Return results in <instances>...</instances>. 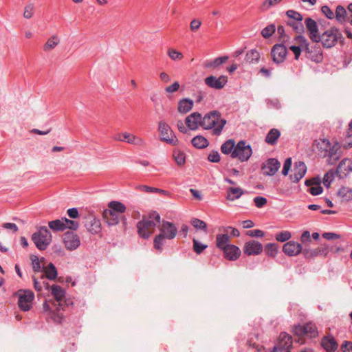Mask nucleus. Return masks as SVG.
Instances as JSON below:
<instances>
[{
  "label": "nucleus",
  "instance_id": "nucleus-26",
  "mask_svg": "<svg viewBox=\"0 0 352 352\" xmlns=\"http://www.w3.org/2000/svg\"><path fill=\"white\" fill-rule=\"evenodd\" d=\"M223 251L224 253V256L228 260L234 261L237 259L241 255L240 249L234 245H229Z\"/></svg>",
  "mask_w": 352,
  "mask_h": 352
},
{
  "label": "nucleus",
  "instance_id": "nucleus-63",
  "mask_svg": "<svg viewBox=\"0 0 352 352\" xmlns=\"http://www.w3.org/2000/svg\"><path fill=\"white\" fill-rule=\"evenodd\" d=\"M201 25V21L198 19H193L190 24V28L192 32L197 31Z\"/></svg>",
  "mask_w": 352,
  "mask_h": 352
},
{
  "label": "nucleus",
  "instance_id": "nucleus-8",
  "mask_svg": "<svg viewBox=\"0 0 352 352\" xmlns=\"http://www.w3.org/2000/svg\"><path fill=\"white\" fill-rule=\"evenodd\" d=\"M294 333L298 336H306L309 338H316L318 332L315 324L308 322L305 325H298L294 328Z\"/></svg>",
  "mask_w": 352,
  "mask_h": 352
},
{
  "label": "nucleus",
  "instance_id": "nucleus-22",
  "mask_svg": "<svg viewBox=\"0 0 352 352\" xmlns=\"http://www.w3.org/2000/svg\"><path fill=\"white\" fill-rule=\"evenodd\" d=\"M103 217L109 226H115L122 219V215L114 211H111V209L109 208L104 211Z\"/></svg>",
  "mask_w": 352,
  "mask_h": 352
},
{
  "label": "nucleus",
  "instance_id": "nucleus-59",
  "mask_svg": "<svg viewBox=\"0 0 352 352\" xmlns=\"http://www.w3.org/2000/svg\"><path fill=\"white\" fill-rule=\"evenodd\" d=\"M287 15L288 17L296 20V21H301L302 20V15L294 10H288L287 12Z\"/></svg>",
  "mask_w": 352,
  "mask_h": 352
},
{
  "label": "nucleus",
  "instance_id": "nucleus-21",
  "mask_svg": "<svg viewBox=\"0 0 352 352\" xmlns=\"http://www.w3.org/2000/svg\"><path fill=\"white\" fill-rule=\"evenodd\" d=\"M283 251L288 256H296L302 252V246L294 241H289L284 244Z\"/></svg>",
  "mask_w": 352,
  "mask_h": 352
},
{
  "label": "nucleus",
  "instance_id": "nucleus-2",
  "mask_svg": "<svg viewBox=\"0 0 352 352\" xmlns=\"http://www.w3.org/2000/svg\"><path fill=\"white\" fill-rule=\"evenodd\" d=\"M160 215L155 211L149 213L137 223L138 232L143 239H148L155 230L156 225L160 222Z\"/></svg>",
  "mask_w": 352,
  "mask_h": 352
},
{
  "label": "nucleus",
  "instance_id": "nucleus-15",
  "mask_svg": "<svg viewBox=\"0 0 352 352\" xmlns=\"http://www.w3.org/2000/svg\"><path fill=\"white\" fill-rule=\"evenodd\" d=\"M204 82L209 87L221 89L226 85L228 78L226 76H220L218 78L214 76H210L205 78Z\"/></svg>",
  "mask_w": 352,
  "mask_h": 352
},
{
  "label": "nucleus",
  "instance_id": "nucleus-57",
  "mask_svg": "<svg viewBox=\"0 0 352 352\" xmlns=\"http://www.w3.org/2000/svg\"><path fill=\"white\" fill-rule=\"evenodd\" d=\"M266 253L269 256L274 257L277 253V248L275 244L269 243L265 248Z\"/></svg>",
  "mask_w": 352,
  "mask_h": 352
},
{
  "label": "nucleus",
  "instance_id": "nucleus-27",
  "mask_svg": "<svg viewBox=\"0 0 352 352\" xmlns=\"http://www.w3.org/2000/svg\"><path fill=\"white\" fill-rule=\"evenodd\" d=\"M228 60V56H223L214 58V60H207L204 63V66L208 69H217L220 65L225 63Z\"/></svg>",
  "mask_w": 352,
  "mask_h": 352
},
{
  "label": "nucleus",
  "instance_id": "nucleus-16",
  "mask_svg": "<svg viewBox=\"0 0 352 352\" xmlns=\"http://www.w3.org/2000/svg\"><path fill=\"white\" fill-rule=\"evenodd\" d=\"M342 152L340 144L338 142H334L333 144L331 143L327 155V157H329V164H335L340 158Z\"/></svg>",
  "mask_w": 352,
  "mask_h": 352
},
{
  "label": "nucleus",
  "instance_id": "nucleus-56",
  "mask_svg": "<svg viewBox=\"0 0 352 352\" xmlns=\"http://www.w3.org/2000/svg\"><path fill=\"white\" fill-rule=\"evenodd\" d=\"M334 178V173L332 170L328 171L324 176L323 184L325 186L329 187Z\"/></svg>",
  "mask_w": 352,
  "mask_h": 352
},
{
  "label": "nucleus",
  "instance_id": "nucleus-33",
  "mask_svg": "<svg viewBox=\"0 0 352 352\" xmlns=\"http://www.w3.org/2000/svg\"><path fill=\"white\" fill-rule=\"evenodd\" d=\"M192 107L193 101L192 100L185 98L179 102L177 110L179 113H186L192 109Z\"/></svg>",
  "mask_w": 352,
  "mask_h": 352
},
{
  "label": "nucleus",
  "instance_id": "nucleus-58",
  "mask_svg": "<svg viewBox=\"0 0 352 352\" xmlns=\"http://www.w3.org/2000/svg\"><path fill=\"white\" fill-rule=\"evenodd\" d=\"M267 199L263 197L258 196L254 199V203L255 206L258 208L263 207L267 204Z\"/></svg>",
  "mask_w": 352,
  "mask_h": 352
},
{
  "label": "nucleus",
  "instance_id": "nucleus-41",
  "mask_svg": "<svg viewBox=\"0 0 352 352\" xmlns=\"http://www.w3.org/2000/svg\"><path fill=\"white\" fill-rule=\"evenodd\" d=\"M48 225L50 228L54 231H63L66 228L64 219L50 221Z\"/></svg>",
  "mask_w": 352,
  "mask_h": 352
},
{
  "label": "nucleus",
  "instance_id": "nucleus-38",
  "mask_svg": "<svg viewBox=\"0 0 352 352\" xmlns=\"http://www.w3.org/2000/svg\"><path fill=\"white\" fill-rule=\"evenodd\" d=\"M280 135V131L276 129H271L265 138V142L270 145H274L276 143L277 140Z\"/></svg>",
  "mask_w": 352,
  "mask_h": 352
},
{
  "label": "nucleus",
  "instance_id": "nucleus-13",
  "mask_svg": "<svg viewBox=\"0 0 352 352\" xmlns=\"http://www.w3.org/2000/svg\"><path fill=\"white\" fill-rule=\"evenodd\" d=\"M280 164L275 158H270L265 161L262 165V170L264 175L272 176L280 168Z\"/></svg>",
  "mask_w": 352,
  "mask_h": 352
},
{
  "label": "nucleus",
  "instance_id": "nucleus-4",
  "mask_svg": "<svg viewBox=\"0 0 352 352\" xmlns=\"http://www.w3.org/2000/svg\"><path fill=\"white\" fill-rule=\"evenodd\" d=\"M341 38H342V35L340 30L336 28H331L320 36V41L322 42L324 47L330 48L333 47Z\"/></svg>",
  "mask_w": 352,
  "mask_h": 352
},
{
  "label": "nucleus",
  "instance_id": "nucleus-17",
  "mask_svg": "<svg viewBox=\"0 0 352 352\" xmlns=\"http://www.w3.org/2000/svg\"><path fill=\"white\" fill-rule=\"evenodd\" d=\"M204 118L198 112H194L186 117L185 122L188 128L190 130H196L199 126H202Z\"/></svg>",
  "mask_w": 352,
  "mask_h": 352
},
{
  "label": "nucleus",
  "instance_id": "nucleus-35",
  "mask_svg": "<svg viewBox=\"0 0 352 352\" xmlns=\"http://www.w3.org/2000/svg\"><path fill=\"white\" fill-rule=\"evenodd\" d=\"M334 17L341 24L344 23L348 21L347 12L346 9L342 6H338L334 14Z\"/></svg>",
  "mask_w": 352,
  "mask_h": 352
},
{
  "label": "nucleus",
  "instance_id": "nucleus-18",
  "mask_svg": "<svg viewBox=\"0 0 352 352\" xmlns=\"http://www.w3.org/2000/svg\"><path fill=\"white\" fill-rule=\"evenodd\" d=\"M307 171V166L302 162H297L294 164L293 173L290 179L293 182H298L305 175Z\"/></svg>",
  "mask_w": 352,
  "mask_h": 352
},
{
  "label": "nucleus",
  "instance_id": "nucleus-20",
  "mask_svg": "<svg viewBox=\"0 0 352 352\" xmlns=\"http://www.w3.org/2000/svg\"><path fill=\"white\" fill-rule=\"evenodd\" d=\"M307 29L309 32L310 39L316 43L320 41V36L318 34V29L316 22L311 18H307L305 20Z\"/></svg>",
  "mask_w": 352,
  "mask_h": 352
},
{
  "label": "nucleus",
  "instance_id": "nucleus-40",
  "mask_svg": "<svg viewBox=\"0 0 352 352\" xmlns=\"http://www.w3.org/2000/svg\"><path fill=\"white\" fill-rule=\"evenodd\" d=\"M60 43V38L58 36L54 35L48 38L45 44L43 45V50L45 52H50L52 50Z\"/></svg>",
  "mask_w": 352,
  "mask_h": 352
},
{
  "label": "nucleus",
  "instance_id": "nucleus-46",
  "mask_svg": "<svg viewBox=\"0 0 352 352\" xmlns=\"http://www.w3.org/2000/svg\"><path fill=\"white\" fill-rule=\"evenodd\" d=\"M173 155L177 165L183 166L185 164L186 156L184 152L179 149H175Z\"/></svg>",
  "mask_w": 352,
  "mask_h": 352
},
{
  "label": "nucleus",
  "instance_id": "nucleus-64",
  "mask_svg": "<svg viewBox=\"0 0 352 352\" xmlns=\"http://www.w3.org/2000/svg\"><path fill=\"white\" fill-rule=\"evenodd\" d=\"M343 352H352V342H344L342 345Z\"/></svg>",
  "mask_w": 352,
  "mask_h": 352
},
{
  "label": "nucleus",
  "instance_id": "nucleus-36",
  "mask_svg": "<svg viewBox=\"0 0 352 352\" xmlns=\"http://www.w3.org/2000/svg\"><path fill=\"white\" fill-rule=\"evenodd\" d=\"M243 194L241 188L230 187L227 190V199L234 201L239 199Z\"/></svg>",
  "mask_w": 352,
  "mask_h": 352
},
{
  "label": "nucleus",
  "instance_id": "nucleus-52",
  "mask_svg": "<svg viewBox=\"0 0 352 352\" xmlns=\"http://www.w3.org/2000/svg\"><path fill=\"white\" fill-rule=\"evenodd\" d=\"M192 242H193V250L197 254H201L208 247L207 245L200 243L196 239H193Z\"/></svg>",
  "mask_w": 352,
  "mask_h": 352
},
{
  "label": "nucleus",
  "instance_id": "nucleus-5",
  "mask_svg": "<svg viewBox=\"0 0 352 352\" xmlns=\"http://www.w3.org/2000/svg\"><path fill=\"white\" fill-rule=\"evenodd\" d=\"M252 154L250 145H247L245 141H239L231 153L232 158H237L241 162L249 160Z\"/></svg>",
  "mask_w": 352,
  "mask_h": 352
},
{
  "label": "nucleus",
  "instance_id": "nucleus-12",
  "mask_svg": "<svg viewBox=\"0 0 352 352\" xmlns=\"http://www.w3.org/2000/svg\"><path fill=\"white\" fill-rule=\"evenodd\" d=\"M63 240L65 248L69 250H76L80 245L78 236L73 232H67L63 234Z\"/></svg>",
  "mask_w": 352,
  "mask_h": 352
},
{
  "label": "nucleus",
  "instance_id": "nucleus-31",
  "mask_svg": "<svg viewBox=\"0 0 352 352\" xmlns=\"http://www.w3.org/2000/svg\"><path fill=\"white\" fill-rule=\"evenodd\" d=\"M321 344L328 352L333 351L338 348V344L333 337H324L322 340Z\"/></svg>",
  "mask_w": 352,
  "mask_h": 352
},
{
  "label": "nucleus",
  "instance_id": "nucleus-60",
  "mask_svg": "<svg viewBox=\"0 0 352 352\" xmlns=\"http://www.w3.org/2000/svg\"><path fill=\"white\" fill-rule=\"evenodd\" d=\"M292 166V159L287 158L284 162L283 168L282 170V174L285 176L287 175L289 170Z\"/></svg>",
  "mask_w": 352,
  "mask_h": 352
},
{
  "label": "nucleus",
  "instance_id": "nucleus-14",
  "mask_svg": "<svg viewBox=\"0 0 352 352\" xmlns=\"http://www.w3.org/2000/svg\"><path fill=\"white\" fill-rule=\"evenodd\" d=\"M287 48L283 44L275 45L271 51L272 60L276 63H283L287 55Z\"/></svg>",
  "mask_w": 352,
  "mask_h": 352
},
{
  "label": "nucleus",
  "instance_id": "nucleus-47",
  "mask_svg": "<svg viewBox=\"0 0 352 352\" xmlns=\"http://www.w3.org/2000/svg\"><path fill=\"white\" fill-rule=\"evenodd\" d=\"M139 189L140 190L146 192H158V193H160V194H162L164 195H169V192L166 190L154 188V187H151L148 186H144V185L140 186Z\"/></svg>",
  "mask_w": 352,
  "mask_h": 352
},
{
  "label": "nucleus",
  "instance_id": "nucleus-49",
  "mask_svg": "<svg viewBox=\"0 0 352 352\" xmlns=\"http://www.w3.org/2000/svg\"><path fill=\"white\" fill-rule=\"evenodd\" d=\"M35 6L32 3H28L24 8L23 16L25 19H30L33 16L35 12Z\"/></svg>",
  "mask_w": 352,
  "mask_h": 352
},
{
  "label": "nucleus",
  "instance_id": "nucleus-1",
  "mask_svg": "<svg viewBox=\"0 0 352 352\" xmlns=\"http://www.w3.org/2000/svg\"><path fill=\"white\" fill-rule=\"evenodd\" d=\"M226 124V120L218 111H212L204 116L202 127L206 130L212 129V135H219Z\"/></svg>",
  "mask_w": 352,
  "mask_h": 352
},
{
  "label": "nucleus",
  "instance_id": "nucleus-44",
  "mask_svg": "<svg viewBox=\"0 0 352 352\" xmlns=\"http://www.w3.org/2000/svg\"><path fill=\"white\" fill-rule=\"evenodd\" d=\"M166 240H168L167 238L161 234L156 235L153 240L154 248L157 251L162 252L163 250V246L165 245Z\"/></svg>",
  "mask_w": 352,
  "mask_h": 352
},
{
  "label": "nucleus",
  "instance_id": "nucleus-34",
  "mask_svg": "<svg viewBox=\"0 0 352 352\" xmlns=\"http://www.w3.org/2000/svg\"><path fill=\"white\" fill-rule=\"evenodd\" d=\"M305 184L309 186H311L309 191L313 195H318L322 192V188L319 185L316 179L306 180Z\"/></svg>",
  "mask_w": 352,
  "mask_h": 352
},
{
  "label": "nucleus",
  "instance_id": "nucleus-61",
  "mask_svg": "<svg viewBox=\"0 0 352 352\" xmlns=\"http://www.w3.org/2000/svg\"><path fill=\"white\" fill-rule=\"evenodd\" d=\"M179 87H180L179 83L178 82L175 81L172 85L167 86L165 88V91L167 93H174V92L178 91Z\"/></svg>",
  "mask_w": 352,
  "mask_h": 352
},
{
  "label": "nucleus",
  "instance_id": "nucleus-42",
  "mask_svg": "<svg viewBox=\"0 0 352 352\" xmlns=\"http://www.w3.org/2000/svg\"><path fill=\"white\" fill-rule=\"evenodd\" d=\"M259 59L260 54L256 50H251L246 53L245 61L248 63H257Z\"/></svg>",
  "mask_w": 352,
  "mask_h": 352
},
{
  "label": "nucleus",
  "instance_id": "nucleus-43",
  "mask_svg": "<svg viewBox=\"0 0 352 352\" xmlns=\"http://www.w3.org/2000/svg\"><path fill=\"white\" fill-rule=\"evenodd\" d=\"M192 145L197 148H204L208 146V141L201 135H197L192 139Z\"/></svg>",
  "mask_w": 352,
  "mask_h": 352
},
{
  "label": "nucleus",
  "instance_id": "nucleus-24",
  "mask_svg": "<svg viewBox=\"0 0 352 352\" xmlns=\"http://www.w3.org/2000/svg\"><path fill=\"white\" fill-rule=\"evenodd\" d=\"M331 144V142L328 139L322 138L316 140L314 146L318 153L325 157H327V151Z\"/></svg>",
  "mask_w": 352,
  "mask_h": 352
},
{
  "label": "nucleus",
  "instance_id": "nucleus-37",
  "mask_svg": "<svg viewBox=\"0 0 352 352\" xmlns=\"http://www.w3.org/2000/svg\"><path fill=\"white\" fill-rule=\"evenodd\" d=\"M217 246L218 248L223 250L226 248L230 245V236L227 234H218L216 239Z\"/></svg>",
  "mask_w": 352,
  "mask_h": 352
},
{
  "label": "nucleus",
  "instance_id": "nucleus-54",
  "mask_svg": "<svg viewBox=\"0 0 352 352\" xmlns=\"http://www.w3.org/2000/svg\"><path fill=\"white\" fill-rule=\"evenodd\" d=\"M191 224L195 228L203 230H205V231H206V228H207V224L204 221L200 220V219H197V218H193L191 220Z\"/></svg>",
  "mask_w": 352,
  "mask_h": 352
},
{
  "label": "nucleus",
  "instance_id": "nucleus-11",
  "mask_svg": "<svg viewBox=\"0 0 352 352\" xmlns=\"http://www.w3.org/2000/svg\"><path fill=\"white\" fill-rule=\"evenodd\" d=\"M115 140L121 142H126L129 144H133L135 146H144L145 142L142 138L136 136L133 134H131L128 132H124L118 133L115 137Z\"/></svg>",
  "mask_w": 352,
  "mask_h": 352
},
{
  "label": "nucleus",
  "instance_id": "nucleus-10",
  "mask_svg": "<svg viewBox=\"0 0 352 352\" xmlns=\"http://www.w3.org/2000/svg\"><path fill=\"white\" fill-rule=\"evenodd\" d=\"M159 230L160 234L166 237L168 240L173 239L177 233V229L175 224L166 221H163L160 225Z\"/></svg>",
  "mask_w": 352,
  "mask_h": 352
},
{
  "label": "nucleus",
  "instance_id": "nucleus-6",
  "mask_svg": "<svg viewBox=\"0 0 352 352\" xmlns=\"http://www.w3.org/2000/svg\"><path fill=\"white\" fill-rule=\"evenodd\" d=\"M158 131L160 134V139L171 145H177L179 142L170 126L164 121H160L158 123Z\"/></svg>",
  "mask_w": 352,
  "mask_h": 352
},
{
  "label": "nucleus",
  "instance_id": "nucleus-53",
  "mask_svg": "<svg viewBox=\"0 0 352 352\" xmlns=\"http://www.w3.org/2000/svg\"><path fill=\"white\" fill-rule=\"evenodd\" d=\"M32 263L34 271L40 272L41 270H43L44 264L41 265V263H44V258H42L41 261H39L38 257L34 256V258H32Z\"/></svg>",
  "mask_w": 352,
  "mask_h": 352
},
{
  "label": "nucleus",
  "instance_id": "nucleus-39",
  "mask_svg": "<svg viewBox=\"0 0 352 352\" xmlns=\"http://www.w3.org/2000/svg\"><path fill=\"white\" fill-rule=\"evenodd\" d=\"M108 207L111 209V211H114L121 215L125 212L126 209V206L122 203L117 201H112L109 202Z\"/></svg>",
  "mask_w": 352,
  "mask_h": 352
},
{
  "label": "nucleus",
  "instance_id": "nucleus-50",
  "mask_svg": "<svg viewBox=\"0 0 352 352\" xmlns=\"http://www.w3.org/2000/svg\"><path fill=\"white\" fill-rule=\"evenodd\" d=\"M167 54L173 60H180L184 58V56L181 52L173 48L168 50Z\"/></svg>",
  "mask_w": 352,
  "mask_h": 352
},
{
  "label": "nucleus",
  "instance_id": "nucleus-51",
  "mask_svg": "<svg viewBox=\"0 0 352 352\" xmlns=\"http://www.w3.org/2000/svg\"><path fill=\"white\" fill-rule=\"evenodd\" d=\"M275 25L274 24H270L263 29L261 34L265 38H268L275 32Z\"/></svg>",
  "mask_w": 352,
  "mask_h": 352
},
{
  "label": "nucleus",
  "instance_id": "nucleus-25",
  "mask_svg": "<svg viewBox=\"0 0 352 352\" xmlns=\"http://www.w3.org/2000/svg\"><path fill=\"white\" fill-rule=\"evenodd\" d=\"M43 271L44 274H42L40 276L41 279H44L45 278L49 280H55L57 277V270L54 265L52 263H50L47 266H44L43 267Z\"/></svg>",
  "mask_w": 352,
  "mask_h": 352
},
{
  "label": "nucleus",
  "instance_id": "nucleus-23",
  "mask_svg": "<svg viewBox=\"0 0 352 352\" xmlns=\"http://www.w3.org/2000/svg\"><path fill=\"white\" fill-rule=\"evenodd\" d=\"M85 226L87 230L91 234H98L101 230V223L100 220L92 216L87 217Z\"/></svg>",
  "mask_w": 352,
  "mask_h": 352
},
{
  "label": "nucleus",
  "instance_id": "nucleus-62",
  "mask_svg": "<svg viewBox=\"0 0 352 352\" xmlns=\"http://www.w3.org/2000/svg\"><path fill=\"white\" fill-rule=\"evenodd\" d=\"M288 25L292 26L297 32H300L303 30L301 21L288 22Z\"/></svg>",
  "mask_w": 352,
  "mask_h": 352
},
{
  "label": "nucleus",
  "instance_id": "nucleus-48",
  "mask_svg": "<svg viewBox=\"0 0 352 352\" xmlns=\"http://www.w3.org/2000/svg\"><path fill=\"white\" fill-rule=\"evenodd\" d=\"M344 142V148H348L352 146V121L349 124Z\"/></svg>",
  "mask_w": 352,
  "mask_h": 352
},
{
  "label": "nucleus",
  "instance_id": "nucleus-30",
  "mask_svg": "<svg viewBox=\"0 0 352 352\" xmlns=\"http://www.w3.org/2000/svg\"><path fill=\"white\" fill-rule=\"evenodd\" d=\"M338 173L343 175H346L352 171V162L349 159L342 160L338 166Z\"/></svg>",
  "mask_w": 352,
  "mask_h": 352
},
{
  "label": "nucleus",
  "instance_id": "nucleus-28",
  "mask_svg": "<svg viewBox=\"0 0 352 352\" xmlns=\"http://www.w3.org/2000/svg\"><path fill=\"white\" fill-rule=\"evenodd\" d=\"M51 292L58 306H61V302L65 299V292L60 286L54 285L51 287Z\"/></svg>",
  "mask_w": 352,
  "mask_h": 352
},
{
  "label": "nucleus",
  "instance_id": "nucleus-29",
  "mask_svg": "<svg viewBox=\"0 0 352 352\" xmlns=\"http://www.w3.org/2000/svg\"><path fill=\"white\" fill-rule=\"evenodd\" d=\"M340 202L347 203L352 200V189L349 187H342L338 192Z\"/></svg>",
  "mask_w": 352,
  "mask_h": 352
},
{
  "label": "nucleus",
  "instance_id": "nucleus-55",
  "mask_svg": "<svg viewBox=\"0 0 352 352\" xmlns=\"http://www.w3.org/2000/svg\"><path fill=\"white\" fill-rule=\"evenodd\" d=\"M292 237V234L289 231H283L278 233L276 236L277 241L280 242H285L289 240Z\"/></svg>",
  "mask_w": 352,
  "mask_h": 352
},
{
  "label": "nucleus",
  "instance_id": "nucleus-45",
  "mask_svg": "<svg viewBox=\"0 0 352 352\" xmlns=\"http://www.w3.org/2000/svg\"><path fill=\"white\" fill-rule=\"evenodd\" d=\"M235 142L233 140H228L223 143L221 147V152L224 154H230L234 149Z\"/></svg>",
  "mask_w": 352,
  "mask_h": 352
},
{
  "label": "nucleus",
  "instance_id": "nucleus-9",
  "mask_svg": "<svg viewBox=\"0 0 352 352\" xmlns=\"http://www.w3.org/2000/svg\"><path fill=\"white\" fill-rule=\"evenodd\" d=\"M292 347V338L286 333H281L279 336V342L275 346L272 352H290Z\"/></svg>",
  "mask_w": 352,
  "mask_h": 352
},
{
  "label": "nucleus",
  "instance_id": "nucleus-3",
  "mask_svg": "<svg viewBox=\"0 0 352 352\" xmlns=\"http://www.w3.org/2000/svg\"><path fill=\"white\" fill-rule=\"evenodd\" d=\"M32 240L40 250H44L51 243L52 235L46 227H41L38 232L33 234Z\"/></svg>",
  "mask_w": 352,
  "mask_h": 352
},
{
  "label": "nucleus",
  "instance_id": "nucleus-19",
  "mask_svg": "<svg viewBox=\"0 0 352 352\" xmlns=\"http://www.w3.org/2000/svg\"><path fill=\"white\" fill-rule=\"evenodd\" d=\"M263 251V245L261 243L254 240L245 243L243 252L247 255H258Z\"/></svg>",
  "mask_w": 352,
  "mask_h": 352
},
{
  "label": "nucleus",
  "instance_id": "nucleus-32",
  "mask_svg": "<svg viewBox=\"0 0 352 352\" xmlns=\"http://www.w3.org/2000/svg\"><path fill=\"white\" fill-rule=\"evenodd\" d=\"M305 256H316L318 255H323L326 256L328 254L329 250L327 247H320L314 250L305 249L302 251Z\"/></svg>",
  "mask_w": 352,
  "mask_h": 352
},
{
  "label": "nucleus",
  "instance_id": "nucleus-7",
  "mask_svg": "<svg viewBox=\"0 0 352 352\" xmlns=\"http://www.w3.org/2000/svg\"><path fill=\"white\" fill-rule=\"evenodd\" d=\"M18 296V305L21 310L28 311L32 307V301L34 298V293L30 290H19L16 293Z\"/></svg>",
  "mask_w": 352,
  "mask_h": 352
}]
</instances>
